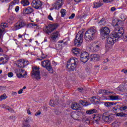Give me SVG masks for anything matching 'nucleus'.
<instances>
[{
  "label": "nucleus",
  "mask_w": 127,
  "mask_h": 127,
  "mask_svg": "<svg viewBox=\"0 0 127 127\" xmlns=\"http://www.w3.org/2000/svg\"><path fill=\"white\" fill-rule=\"evenodd\" d=\"M15 73L18 78H26V76H27V72L21 68L16 69Z\"/></svg>",
  "instance_id": "obj_9"
},
{
  "label": "nucleus",
  "mask_w": 127,
  "mask_h": 127,
  "mask_svg": "<svg viewBox=\"0 0 127 127\" xmlns=\"http://www.w3.org/2000/svg\"><path fill=\"white\" fill-rule=\"evenodd\" d=\"M83 36H84V32H83V31H79L74 40L75 46L79 47L82 45V43H83Z\"/></svg>",
  "instance_id": "obj_6"
},
{
  "label": "nucleus",
  "mask_w": 127,
  "mask_h": 127,
  "mask_svg": "<svg viewBox=\"0 0 127 127\" xmlns=\"http://www.w3.org/2000/svg\"><path fill=\"white\" fill-rule=\"evenodd\" d=\"M7 98V96H6V95L3 94L0 96V102L1 101H2L3 100H5Z\"/></svg>",
  "instance_id": "obj_42"
},
{
  "label": "nucleus",
  "mask_w": 127,
  "mask_h": 127,
  "mask_svg": "<svg viewBox=\"0 0 127 127\" xmlns=\"http://www.w3.org/2000/svg\"><path fill=\"white\" fill-rule=\"evenodd\" d=\"M71 108L75 111H81V110H82V107L80 106L79 103H77L76 102H73L72 104Z\"/></svg>",
  "instance_id": "obj_17"
},
{
  "label": "nucleus",
  "mask_w": 127,
  "mask_h": 127,
  "mask_svg": "<svg viewBox=\"0 0 127 127\" xmlns=\"http://www.w3.org/2000/svg\"><path fill=\"white\" fill-rule=\"evenodd\" d=\"M90 101L93 104H98L99 103V99L96 97H93L90 99Z\"/></svg>",
  "instance_id": "obj_28"
},
{
  "label": "nucleus",
  "mask_w": 127,
  "mask_h": 127,
  "mask_svg": "<svg viewBox=\"0 0 127 127\" xmlns=\"http://www.w3.org/2000/svg\"><path fill=\"white\" fill-rule=\"evenodd\" d=\"M18 10H19V6H16L15 8V11H16V12H18Z\"/></svg>",
  "instance_id": "obj_55"
},
{
  "label": "nucleus",
  "mask_w": 127,
  "mask_h": 127,
  "mask_svg": "<svg viewBox=\"0 0 127 127\" xmlns=\"http://www.w3.org/2000/svg\"><path fill=\"white\" fill-rule=\"evenodd\" d=\"M66 10L64 9H63L61 11V13L62 14V17H64L66 15Z\"/></svg>",
  "instance_id": "obj_40"
},
{
  "label": "nucleus",
  "mask_w": 127,
  "mask_h": 127,
  "mask_svg": "<svg viewBox=\"0 0 127 127\" xmlns=\"http://www.w3.org/2000/svg\"><path fill=\"white\" fill-rule=\"evenodd\" d=\"M103 1L105 3H109L110 2H113V1H114V0H103Z\"/></svg>",
  "instance_id": "obj_46"
},
{
  "label": "nucleus",
  "mask_w": 127,
  "mask_h": 127,
  "mask_svg": "<svg viewBox=\"0 0 127 127\" xmlns=\"http://www.w3.org/2000/svg\"><path fill=\"white\" fill-rule=\"evenodd\" d=\"M81 52V50L79 49L78 48H75L72 49V53L74 54V55H78V54H80V52Z\"/></svg>",
  "instance_id": "obj_26"
},
{
  "label": "nucleus",
  "mask_w": 127,
  "mask_h": 127,
  "mask_svg": "<svg viewBox=\"0 0 127 127\" xmlns=\"http://www.w3.org/2000/svg\"><path fill=\"white\" fill-rule=\"evenodd\" d=\"M48 18L49 20H53V17L51 16V14H50L48 16Z\"/></svg>",
  "instance_id": "obj_51"
},
{
  "label": "nucleus",
  "mask_w": 127,
  "mask_h": 127,
  "mask_svg": "<svg viewBox=\"0 0 127 127\" xmlns=\"http://www.w3.org/2000/svg\"><path fill=\"white\" fill-rule=\"evenodd\" d=\"M104 105H105V107H107L108 108H110V107H111V106H115V105H117V103H114V102H106L104 104Z\"/></svg>",
  "instance_id": "obj_30"
},
{
  "label": "nucleus",
  "mask_w": 127,
  "mask_h": 127,
  "mask_svg": "<svg viewBox=\"0 0 127 127\" xmlns=\"http://www.w3.org/2000/svg\"><path fill=\"white\" fill-rule=\"evenodd\" d=\"M93 120L95 122H99V121H100V117L95 115L93 117Z\"/></svg>",
  "instance_id": "obj_44"
},
{
  "label": "nucleus",
  "mask_w": 127,
  "mask_h": 127,
  "mask_svg": "<svg viewBox=\"0 0 127 127\" xmlns=\"http://www.w3.org/2000/svg\"><path fill=\"white\" fill-rule=\"evenodd\" d=\"M18 36L19 38H22V36H23V35H21V34H19Z\"/></svg>",
  "instance_id": "obj_63"
},
{
  "label": "nucleus",
  "mask_w": 127,
  "mask_h": 127,
  "mask_svg": "<svg viewBox=\"0 0 127 127\" xmlns=\"http://www.w3.org/2000/svg\"><path fill=\"white\" fill-rule=\"evenodd\" d=\"M97 30L96 29L92 28L87 30L85 34L84 38L86 41H91L94 39V35L96 34Z\"/></svg>",
  "instance_id": "obj_3"
},
{
  "label": "nucleus",
  "mask_w": 127,
  "mask_h": 127,
  "mask_svg": "<svg viewBox=\"0 0 127 127\" xmlns=\"http://www.w3.org/2000/svg\"><path fill=\"white\" fill-rule=\"evenodd\" d=\"M25 26H26V23L22 20H20L12 27V29L14 31H16V30H18L21 28H23V27H24Z\"/></svg>",
  "instance_id": "obj_7"
},
{
  "label": "nucleus",
  "mask_w": 127,
  "mask_h": 127,
  "mask_svg": "<svg viewBox=\"0 0 127 127\" xmlns=\"http://www.w3.org/2000/svg\"><path fill=\"white\" fill-rule=\"evenodd\" d=\"M122 22L117 19H115L112 21V25L115 27V32H118V33H121L124 34L125 30L123 27H120V23Z\"/></svg>",
  "instance_id": "obj_4"
},
{
  "label": "nucleus",
  "mask_w": 127,
  "mask_h": 127,
  "mask_svg": "<svg viewBox=\"0 0 127 127\" xmlns=\"http://www.w3.org/2000/svg\"><path fill=\"white\" fill-rule=\"evenodd\" d=\"M3 31H4V30L0 29V38H1V36H2V34H3Z\"/></svg>",
  "instance_id": "obj_47"
},
{
  "label": "nucleus",
  "mask_w": 127,
  "mask_h": 127,
  "mask_svg": "<svg viewBox=\"0 0 127 127\" xmlns=\"http://www.w3.org/2000/svg\"><path fill=\"white\" fill-rule=\"evenodd\" d=\"M100 34L102 37L104 38H107L109 35H110V28L108 27H102L100 30Z\"/></svg>",
  "instance_id": "obj_10"
},
{
  "label": "nucleus",
  "mask_w": 127,
  "mask_h": 127,
  "mask_svg": "<svg viewBox=\"0 0 127 127\" xmlns=\"http://www.w3.org/2000/svg\"><path fill=\"white\" fill-rule=\"evenodd\" d=\"M114 119V117L111 115H107V113H104L102 116L103 121L106 122L107 123L109 122H112Z\"/></svg>",
  "instance_id": "obj_16"
},
{
  "label": "nucleus",
  "mask_w": 127,
  "mask_h": 127,
  "mask_svg": "<svg viewBox=\"0 0 127 127\" xmlns=\"http://www.w3.org/2000/svg\"><path fill=\"white\" fill-rule=\"evenodd\" d=\"M27 28L30 27H38V25L37 24H35L34 23H29L27 25Z\"/></svg>",
  "instance_id": "obj_32"
},
{
  "label": "nucleus",
  "mask_w": 127,
  "mask_h": 127,
  "mask_svg": "<svg viewBox=\"0 0 127 127\" xmlns=\"http://www.w3.org/2000/svg\"><path fill=\"white\" fill-rule=\"evenodd\" d=\"M21 3L23 5V6H27V5H29V1L28 0H22L21 1Z\"/></svg>",
  "instance_id": "obj_31"
},
{
  "label": "nucleus",
  "mask_w": 127,
  "mask_h": 127,
  "mask_svg": "<svg viewBox=\"0 0 127 127\" xmlns=\"http://www.w3.org/2000/svg\"><path fill=\"white\" fill-rule=\"evenodd\" d=\"M79 103L82 106H85V107L87 106H89V105H91L90 103H89V102H86V101H84V100H80Z\"/></svg>",
  "instance_id": "obj_29"
},
{
  "label": "nucleus",
  "mask_w": 127,
  "mask_h": 127,
  "mask_svg": "<svg viewBox=\"0 0 127 127\" xmlns=\"http://www.w3.org/2000/svg\"><path fill=\"white\" fill-rule=\"evenodd\" d=\"M13 76V73L12 72L8 73V77L11 78V77Z\"/></svg>",
  "instance_id": "obj_52"
},
{
  "label": "nucleus",
  "mask_w": 127,
  "mask_h": 127,
  "mask_svg": "<svg viewBox=\"0 0 127 127\" xmlns=\"http://www.w3.org/2000/svg\"><path fill=\"white\" fill-rule=\"evenodd\" d=\"M95 113H97V110L96 109H92L86 111V114L88 115H92V114H95Z\"/></svg>",
  "instance_id": "obj_35"
},
{
  "label": "nucleus",
  "mask_w": 127,
  "mask_h": 127,
  "mask_svg": "<svg viewBox=\"0 0 127 127\" xmlns=\"http://www.w3.org/2000/svg\"><path fill=\"white\" fill-rule=\"evenodd\" d=\"M8 61V57L6 55H4L3 57L0 58V64H5Z\"/></svg>",
  "instance_id": "obj_20"
},
{
  "label": "nucleus",
  "mask_w": 127,
  "mask_h": 127,
  "mask_svg": "<svg viewBox=\"0 0 127 127\" xmlns=\"http://www.w3.org/2000/svg\"><path fill=\"white\" fill-rule=\"evenodd\" d=\"M75 17V14L72 13L69 17V19H73Z\"/></svg>",
  "instance_id": "obj_49"
},
{
  "label": "nucleus",
  "mask_w": 127,
  "mask_h": 127,
  "mask_svg": "<svg viewBox=\"0 0 127 127\" xmlns=\"http://www.w3.org/2000/svg\"><path fill=\"white\" fill-rule=\"evenodd\" d=\"M31 76L32 78L36 79V80L40 79V71H39V68L37 67L33 68Z\"/></svg>",
  "instance_id": "obj_8"
},
{
  "label": "nucleus",
  "mask_w": 127,
  "mask_h": 127,
  "mask_svg": "<svg viewBox=\"0 0 127 127\" xmlns=\"http://www.w3.org/2000/svg\"><path fill=\"white\" fill-rule=\"evenodd\" d=\"M77 90H78V92H80V93H82V92L84 91V89L82 87L78 88Z\"/></svg>",
  "instance_id": "obj_48"
},
{
  "label": "nucleus",
  "mask_w": 127,
  "mask_h": 127,
  "mask_svg": "<svg viewBox=\"0 0 127 127\" xmlns=\"http://www.w3.org/2000/svg\"><path fill=\"white\" fill-rule=\"evenodd\" d=\"M32 12H33V8L30 6L27 7L23 10V14H30Z\"/></svg>",
  "instance_id": "obj_18"
},
{
  "label": "nucleus",
  "mask_w": 127,
  "mask_h": 127,
  "mask_svg": "<svg viewBox=\"0 0 127 127\" xmlns=\"http://www.w3.org/2000/svg\"><path fill=\"white\" fill-rule=\"evenodd\" d=\"M64 3V0H57L56 2L53 4V6L55 9H59L61 8V6Z\"/></svg>",
  "instance_id": "obj_15"
},
{
  "label": "nucleus",
  "mask_w": 127,
  "mask_h": 127,
  "mask_svg": "<svg viewBox=\"0 0 127 127\" xmlns=\"http://www.w3.org/2000/svg\"><path fill=\"white\" fill-rule=\"evenodd\" d=\"M46 68L47 70H48V72H49V73H53V68H52L51 65L50 64L48 66H47Z\"/></svg>",
  "instance_id": "obj_37"
},
{
  "label": "nucleus",
  "mask_w": 127,
  "mask_h": 127,
  "mask_svg": "<svg viewBox=\"0 0 127 127\" xmlns=\"http://www.w3.org/2000/svg\"><path fill=\"white\" fill-rule=\"evenodd\" d=\"M124 36V34L115 32L112 35L109 37L107 39V44L106 45L105 47L107 50H110L113 48V46L117 42L119 38H121Z\"/></svg>",
  "instance_id": "obj_1"
},
{
  "label": "nucleus",
  "mask_w": 127,
  "mask_h": 127,
  "mask_svg": "<svg viewBox=\"0 0 127 127\" xmlns=\"http://www.w3.org/2000/svg\"><path fill=\"white\" fill-rule=\"evenodd\" d=\"M76 116H77V114L76 113H74L72 115H71V117L72 119H74V120L76 119Z\"/></svg>",
  "instance_id": "obj_54"
},
{
  "label": "nucleus",
  "mask_w": 127,
  "mask_h": 127,
  "mask_svg": "<svg viewBox=\"0 0 127 127\" xmlns=\"http://www.w3.org/2000/svg\"><path fill=\"white\" fill-rule=\"evenodd\" d=\"M12 2L15 5L19 2V0H13Z\"/></svg>",
  "instance_id": "obj_50"
},
{
  "label": "nucleus",
  "mask_w": 127,
  "mask_h": 127,
  "mask_svg": "<svg viewBox=\"0 0 127 127\" xmlns=\"http://www.w3.org/2000/svg\"><path fill=\"white\" fill-rule=\"evenodd\" d=\"M116 8L115 7H112L111 9V11H115L116 10Z\"/></svg>",
  "instance_id": "obj_62"
},
{
  "label": "nucleus",
  "mask_w": 127,
  "mask_h": 127,
  "mask_svg": "<svg viewBox=\"0 0 127 127\" xmlns=\"http://www.w3.org/2000/svg\"><path fill=\"white\" fill-rule=\"evenodd\" d=\"M100 92L103 95H112V94H113V92L109 91L105 89L101 90Z\"/></svg>",
  "instance_id": "obj_27"
},
{
  "label": "nucleus",
  "mask_w": 127,
  "mask_h": 127,
  "mask_svg": "<svg viewBox=\"0 0 127 127\" xmlns=\"http://www.w3.org/2000/svg\"><path fill=\"white\" fill-rule=\"evenodd\" d=\"M59 37H60V32L59 31H54L51 35V41L52 42H56Z\"/></svg>",
  "instance_id": "obj_13"
},
{
  "label": "nucleus",
  "mask_w": 127,
  "mask_h": 127,
  "mask_svg": "<svg viewBox=\"0 0 127 127\" xmlns=\"http://www.w3.org/2000/svg\"><path fill=\"white\" fill-rule=\"evenodd\" d=\"M90 59L91 61H99L100 60V56L95 54H91Z\"/></svg>",
  "instance_id": "obj_21"
},
{
  "label": "nucleus",
  "mask_w": 127,
  "mask_h": 127,
  "mask_svg": "<svg viewBox=\"0 0 127 127\" xmlns=\"http://www.w3.org/2000/svg\"><path fill=\"white\" fill-rule=\"evenodd\" d=\"M58 27V24L56 23L50 24L48 26L43 28V31L46 34H50L54 30H56Z\"/></svg>",
  "instance_id": "obj_5"
},
{
  "label": "nucleus",
  "mask_w": 127,
  "mask_h": 127,
  "mask_svg": "<svg viewBox=\"0 0 127 127\" xmlns=\"http://www.w3.org/2000/svg\"><path fill=\"white\" fill-rule=\"evenodd\" d=\"M10 20H11V21H12L13 20H14V17H11L10 18Z\"/></svg>",
  "instance_id": "obj_64"
},
{
  "label": "nucleus",
  "mask_w": 127,
  "mask_h": 127,
  "mask_svg": "<svg viewBox=\"0 0 127 127\" xmlns=\"http://www.w3.org/2000/svg\"><path fill=\"white\" fill-rule=\"evenodd\" d=\"M90 49H91L92 51H99V50L100 49V46L93 45V46L90 47Z\"/></svg>",
  "instance_id": "obj_25"
},
{
  "label": "nucleus",
  "mask_w": 127,
  "mask_h": 127,
  "mask_svg": "<svg viewBox=\"0 0 127 127\" xmlns=\"http://www.w3.org/2000/svg\"><path fill=\"white\" fill-rule=\"evenodd\" d=\"M122 72L125 73V74H127V69H123L122 70Z\"/></svg>",
  "instance_id": "obj_57"
},
{
  "label": "nucleus",
  "mask_w": 127,
  "mask_h": 127,
  "mask_svg": "<svg viewBox=\"0 0 127 127\" xmlns=\"http://www.w3.org/2000/svg\"><path fill=\"white\" fill-rule=\"evenodd\" d=\"M1 2H7V1H9V0H0Z\"/></svg>",
  "instance_id": "obj_58"
},
{
  "label": "nucleus",
  "mask_w": 127,
  "mask_h": 127,
  "mask_svg": "<svg viewBox=\"0 0 127 127\" xmlns=\"http://www.w3.org/2000/svg\"><path fill=\"white\" fill-rule=\"evenodd\" d=\"M15 4H14L13 2H11L9 3L8 9H12L13 8V6H14Z\"/></svg>",
  "instance_id": "obj_43"
},
{
  "label": "nucleus",
  "mask_w": 127,
  "mask_h": 127,
  "mask_svg": "<svg viewBox=\"0 0 127 127\" xmlns=\"http://www.w3.org/2000/svg\"><path fill=\"white\" fill-rule=\"evenodd\" d=\"M109 99H110L111 101H117L119 100V96L110 95L109 96Z\"/></svg>",
  "instance_id": "obj_33"
},
{
  "label": "nucleus",
  "mask_w": 127,
  "mask_h": 127,
  "mask_svg": "<svg viewBox=\"0 0 127 127\" xmlns=\"http://www.w3.org/2000/svg\"><path fill=\"white\" fill-rule=\"evenodd\" d=\"M54 112L56 116H60L62 114V112L58 109H54Z\"/></svg>",
  "instance_id": "obj_38"
},
{
  "label": "nucleus",
  "mask_w": 127,
  "mask_h": 127,
  "mask_svg": "<svg viewBox=\"0 0 127 127\" xmlns=\"http://www.w3.org/2000/svg\"><path fill=\"white\" fill-rule=\"evenodd\" d=\"M90 59V55L87 52H83L80 54V61L83 63H87Z\"/></svg>",
  "instance_id": "obj_11"
},
{
  "label": "nucleus",
  "mask_w": 127,
  "mask_h": 127,
  "mask_svg": "<svg viewBox=\"0 0 127 127\" xmlns=\"http://www.w3.org/2000/svg\"><path fill=\"white\" fill-rule=\"evenodd\" d=\"M120 109L122 112H124V111H126V110H127V104L125 105H123L120 107Z\"/></svg>",
  "instance_id": "obj_39"
},
{
  "label": "nucleus",
  "mask_w": 127,
  "mask_h": 127,
  "mask_svg": "<svg viewBox=\"0 0 127 127\" xmlns=\"http://www.w3.org/2000/svg\"><path fill=\"white\" fill-rule=\"evenodd\" d=\"M99 23L100 25H104L106 24V21L105 20H101L100 21Z\"/></svg>",
  "instance_id": "obj_45"
},
{
  "label": "nucleus",
  "mask_w": 127,
  "mask_h": 127,
  "mask_svg": "<svg viewBox=\"0 0 127 127\" xmlns=\"http://www.w3.org/2000/svg\"><path fill=\"white\" fill-rule=\"evenodd\" d=\"M58 44L59 46L61 47H64L65 45L68 44V40L67 39H64L63 40H60L58 42Z\"/></svg>",
  "instance_id": "obj_19"
},
{
  "label": "nucleus",
  "mask_w": 127,
  "mask_h": 127,
  "mask_svg": "<svg viewBox=\"0 0 127 127\" xmlns=\"http://www.w3.org/2000/svg\"><path fill=\"white\" fill-rule=\"evenodd\" d=\"M104 3L102 2H94L93 3V8H98V7H101Z\"/></svg>",
  "instance_id": "obj_24"
},
{
  "label": "nucleus",
  "mask_w": 127,
  "mask_h": 127,
  "mask_svg": "<svg viewBox=\"0 0 127 127\" xmlns=\"http://www.w3.org/2000/svg\"><path fill=\"white\" fill-rule=\"evenodd\" d=\"M23 92V89H20L18 91V94L19 95H20V94H22Z\"/></svg>",
  "instance_id": "obj_56"
},
{
  "label": "nucleus",
  "mask_w": 127,
  "mask_h": 127,
  "mask_svg": "<svg viewBox=\"0 0 127 127\" xmlns=\"http://www.w3.org/2000/svg\"><path fill=\"white\" fill-rule=\"evenodd\" d=\"M11 95L12 96H15V95H17V93L16 92H12Z\"/></svg>",
  "instance_id": "obj_60"
},
{
  "label": "nucleus",
  "mask_w": 127,
  "mask_h": 127,
  "mask_svg": "<svg viewBox=\"0 0 127 127\" xmlns=\"http://www.w3.org/2000/svg\"><path fill=\"white\" fill-rule=\"evenodd\" d=\"M32 6L35 9H41L42 6V2L38 0H33L32 2Z\"/></svg>",
  "instance_id": "obj_14"
},
{
  "label": "nucleus",
  "mask_w": 127,
  "mask_h": 127,
  "mask_svg": "<svg viewBox=\"0 0 127 127\" xmlns=\"http://www.w3.org/2000/svg\"><path fill=\"white\" fill-rule=\"evenodd\" d=\"M41 112L40 111H39L37 112L35 114V116L36 117H37V116H40V115H41Z\"/></svg>",
  "instance_id": "obj_53"
},
{
  "label": "nucleus",
  "mask_w": 127,
  "mask_h": 127,
  "mask_svg": "<svg viewBox=\"0 0 127 127\" xmlns=\"http://www.w3.org/2000/svg\"><path fill=\"white\" fill-rule=\"evenodd\" d=\"M116 116L117 117H127V114H125V113H124L123 112H121V113H117L116 114Z\"/></svg>",
  "instance_id": "obj_36"
},
{
  "label": "nucleus",
  "mask_w": 127,
  "mask_h": 127,
  "mask_svg": "<svg viewBox=\"0 0 127 127\" xmlns=\"http://www.w3.org/2000/svg\"><path fill=\"white\" fill-rule=\"evenodd\" d=\"M27 113L28 115H31V113L30 112V110L29 109L27 110Z\"/></svg>",
  "instance_id": "obj_61"
},
{
  "label": "nucleus",
  "mask_w": 127,
  "mask_h": 127,
  "mask_svg": "<svg viewBox=\"0 0 127 127\" xmlns=\"http://www.w3.org/2000/svg\"><path fill=\"white\" fill-rule=\"evenodd\" d=\"M78 59L76 58H72L67 61L66 67L68 71H74L76 69Z\"/></svg>",
  "instance_id": "obj_2"
},
{
  "label": "nucleus",
  "mask_w": 127,
  "mask_h": 127,
  "mask_svg": "<svg viewBox=\"0 0 127 127\" xmlns=\"http://www.w3.org/2000/svg\"><path fill=\"white\" fill-rule=\"evenodd\" d=\"M16 65L19 68H24L25 66L28 65V61L24 59H20L16 62Z\"/></svg>",
  "instance_id": "obj_12"
},
{
  "label": "nucleus",
  "mask_w": 127,
  "mask_h": 127,
  "mask_svg": "<svg viewBox=\"0 0 127 127\" xmlns=\"http://www.w3.org/2000/svg\"><path fill=\"white\" fill-rule=\"evenodd\" d=\"M6 110H8L9 112H11V111H12V109L9 107H7Z\"/></svg>",
  "instance_id": "obj_59"
},
{
  "label": "nucleus",
  "mask_w": 127,
  "mask_h": 127,
  "mask_svg": "<svg viewBox=\"0 0 127 127\" xmlns=\"http://www.w3.org/2000/svg\"><path fill=\"white\" fill-rule=\"evenodd\" d=\"M50 64V62L48 60H45L41 63V65L44 68H47Z\"/></svg>",
  "instance_id": "obj_22"
},
{
  "label": "nucleus",
  "mask_w": 127,
  "mask_h": 127,
  "mask_svg": "<svg viewBox=\"0 0 127 127\" xmlns=\"http://www.w3.org/2000/svg\"><path fill=\"white\" fill-rule=\"evenodd\" d=\"M0 27L4 29L5 27H7V24L6 23H1L0 25Z\"/></svg>",
  "instance_id": "obj_41"
},
{
  "label": "nucleus",
  "mask_w": 127,
  "mask_h": 127,
  "mask_svg": "<svg viewBox=\"0 0 127 127\" xmlns=\"http://www.w3.org/2000/svg\"><path fill=\"white\" fill-rule=\"evenodd\" d=\"M22 127H31L29 124V119H26L22 123Z\"/></svg>",
  "instance_id": "obj_23"
},
{
  "label": "nucleus",
  "mask_w": 127,
  "mask_h": 127,
  "mask_svg": "<svg viewBox=\"0 0 127 127\" xmlns=\"http://www.w3.org/2000/svg\"><path fill=\"white\" fill-rule=\"evenodd\" d=\"M49 105L50 106H51V107H54L55 106H56V105H58V102H55L53 100H51Z\"/></svg>",
  "instance_id": "obj_34"
}]
</instances>
